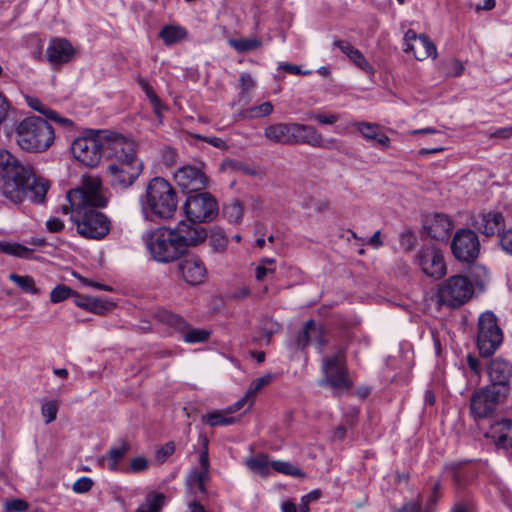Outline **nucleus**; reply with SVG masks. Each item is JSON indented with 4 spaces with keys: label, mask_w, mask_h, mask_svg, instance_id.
<instances>
[{
    "label": "nucleus",
    "mask_w": 512,
    "mask_h": 512,
    "mask_svg": "<svg viewBox=\"0 0 512 512\" xmlns=\"http://www.w3.org/2000/svg\"><path fill=\"white\" fill-rule=\"evenodd\" d=\"M48 189V181L36 176L30 163L0 149V192L5 198L13 203H21L25 198L43 203Z\"/></svg>",
    "instance_id": "nucleus-2"
},
{
    "label": "nucleus",
    "mask_w": 512,
    "mask_h": 512,
    "mask_svg": "<svg viewBox=\"0 0 512 512\" xmlns=\"http://www.w3.org/2000/svg\"><path fill=\"white\" fill-rule=\"evenodd\" d=\"M229 45L237 52L243 53L257 49L261 46V40L258 38L230 39Z\"/></svg>",
    "instance_id": "nucleus-36"
},
{
    "label": "nucleus",
    "mask_w": 512,
    "mask_h": 512,
    "mask_svg": "<svg viewBox=\"0 0 512 512\" xmlns=\"http://www.w3.org/2000/svg\"><path fill=\"white\" fill-rule=\"evenodd\" d=\"M292 136L293 145L306 144L311 147L328 149L336 147L335 144L337 143L335 139L325 141L323 135L319 133L315 127L300 123H294V132Z\"/></svg>",
    "instance_id": "nucleus-20"
},
{
    "label": "nucleus",
    "mask_w": 512,
    "mask_h": 512,
    "mask_svg": "<svg viewBox=\"0 0 512 512\" xmlns=\"http://www.w3.org/2000/svg\"><path fill=\"white\" fill-rule=\"evenodd\" d=\"M112 306L113 304L111 302L90 297V305L88 306V310L97 314H102L105 311L111 309Z\"/></svg>",
    "instance_id": "nucleus-51"
},
{
    "label": "nucleus",
    "mask_w": 512,
    "mask_h": 512,
    "mask_svg": "<svg viewBox=\"0 0 512 512\" xmlns=\"http://www.w3.org/2000/svg\"><path fill=\"white\" fill-rule=\"evenodd\" d=\"M28 508V504L20 499H14L6 504V510L8 512H24Z\"/></svg>",
    "instance_id": "nucleus-58"
},
{
    "label": "nucleus",
    "mask_w": 512,
    "mask_h": 512,
    "mask_svg": "<svg viewBox=\"0 0 512 512\" xmlns=\"http://www.w3.org/2000/svg\"><path fill=\"white\" fill-rule=\"evenodd\" d=\"M451 251L460 262H474L480 252V242L477 234L471 229L457 230L451 241Z\"/></svg>",
    "instance_id": "nucleus-11"
},
{
    "label": "nucleus",
    "mask_w": 512,
    "mask_h": 512,
    "mask_svg": "<svg viewBox=\"0 0 512 512\" xmlns=\"http://www.w3.org/2000/svg\"><path fill=\"white\" fill-rule=\"evenodd\" d=\"M421 508L422 505L420 501H409L401 508L395 510V512H421Z\"/></svg>",
    "instance_id": "nucleus-62"
},
{
    "label": "nucleus",
    "mask_w": 512,
    "mask_h": 512,
    "mask_svg": "<svg viewBox=\"0 0 512 512\" xmlns=\"http://www.w3.org/2000/svg\"><path fill=\"white\" fill-rule=\"evenodd\" d=\"M226 414V411H213L204 416L202 420L211 427L226 426L236 422V417H228Z\"/></svg>",
    "instance_id": "nucleus-34"
},
{
    "label": "nucleus",
    "mask_w": 512,
    "mask_h": 512,
    "mask_svg": "<svg viewBox=\"0 0 512 512\" xmlns=\"http://www.w3.org/2000/svg\"><path fill=\"white\" fill-rule=\"evenodd\" d=\"M400 245L401 247L409 252L416 245V236L411 230H406L400 234Z\"/></svg>",
    "instance_id": "nucleus-50"
},
{
    "label": "nucleus",
    "mask_w": 512,
    "mask_h": 512,
    "mask_svg": "<svg viewBox=\"0 0 512 512\" xmlns=\"http://www.w3.org/2000/svg\"><path fill=\"white\" fill-rule=\"evenodd\" d=\"M143 169L140 160L129 162H113L107 167L110 185L116 190H125L139 177Z\"/></svg>",
    "instance_id": "nucleus-14"
},
{
    "label": "nucleus",
    "mask_w": 512,
    "mask_h": 512,
    "mask_svg": "<svg viewBox=\"0 0 512 512\" xmlns=\"http://www.w3.org/2000/svg\"><path fill=\"white\" fill-rule=\"evenodd\" d=\"M506 397L502 388L486 386L475 391L470 399V410L475 418H486L497 408L500 400Z\"/></svg>",
    "instance_id": "nucleus-12"
},
{
    "label": "nucleus",
    "mask_w": 512,
    "mask_h": 512,
    "mask_svg": "<svg viewBox=\"0 0 512 512\" xmlns=\"http://www.w3.org/2000/svg\"><path fill=\"white\" fill-rule=\"evenodd\" d=\"M322 371L324 379L321 385H327L336 390H349L353 385L349 378L346 351L343 347H337L332 355L323 357Z\"/></svg>",
    "instance_id": "nucleus-6"
},
{
    "label": "nucleus",
    "mask_w": 512,
    "mask_h": 512,
    "mask_svg": "<svg viewBox=\"0 0 512 512\" xmlns=\"http://www.w3.org/2000/svg\"><path fill=\"white\" fill-rule=\"evenodd\" d=\"M130 449L128 442H122L120 446L111 447L100 459V463L106 465L110 471L119 470V462L125 457Z\"/></svg>",
    "instance_id": "nucleus-28"
},
{
    "label": "nucleus",
    "mask_w": 512,
    "mask_h": 512,
    "mask_svg": "<svg viewBox=\"0 0 512 512\" xmlns=\"http://www.w3.org/2000/svg\"><path fill=\"white\" fill-rule=\"evenodd\" d=\"M502 331L497 318L492 312H485L479 317L477 346L482 356L492 355L502 343Z\"/></svg>",
    "instance_id": "nucleus-10"
},
{
    "label": "nucleus",
    "mask_w": 512,
    "mask_h": 512,
    "mask_svg": "<svg viewBox=\"0 0 512 512\" xmlns=\"http://www.w3.org/2000/svg\"><path fill=\"white\" fill-rule=\"evenodd\" d=\"M186 36L187 33L184 28L173 25L164 26L159 33V37L168 46L180 42L181 40L186 38Z\"/></svg>",
    "instance_id": "nucleus-31"
},
{
    "label": "nucleus",
    "mask_w": 512,
    "mask_h": 512,
    "mask_svg": "<svg viewBox=\"0 0 512 512\" xmlns=\"http://www.w3.org/2000/svg\"><path fill=\"white\" fill-rule=\"evenodd\" d=\"M137 82H138L139 86L141 87V89L143 90V92L148 97V99L150 100V103L153 106L154 112L157 115H160L161 110L163 109V105H162L159 97L154 92L152 86L144 78H141V77H139L137 79Z\"/></svg>",
    "instance_id": "nucleus-35"
},
{
    "label": "nucleus",
    "mask_w": 512,
    "mask_h": 512,
    "mask_svg": "<svg viewBox=\"0 0 512 512\" xmlns=\"http://www.w3.org/2000/svg\"><path fill=\"white\" fill-rule=\"evenodd\" d=\"M73 294L72 289L65 285L56 286L50 293V300L52 303H59L67 299Z\"/></svg>",
    "instance_id": "nucleus-46"
},
{
    "label": "nucleus",
    "mask_w": 512,
    "mask_h": 512,
    "mask_svg": "<svg viewBox=\"0 0 512 512\" xmlns=\"http://www.w3.org/2000/svg\"><path fill=\"white\" fill-rule=\"evenodd\" d=\"M271 467L282 474L290 475L294 477H304L305 474L297 467L292 465L290 462L287 461H273L271 463Z\"/></svg>",
    "instance_id": "nucleus-40"
},
{
    "label": "nucleus",
    "mask_w": 512,
    "mask_h": 512,
    "mask_svg": "<svg viewBox=\"0 0 512 512\" xmlns=\"http://www.w3.org/2000/svg\"><path fill=\"white\" fill-rule=\"evenodd\" d=\"M349 59L360 69H362L365 72L372 73L373 68L372 66L367 62L366 58L360 52L358 49H356L350 56Z\"/></svg>",
    "instance_id": "nucleus-48"
},
{
    "label": "nucleus",
    "mask_w": 512,
    "mask_h": 512,
    "mask_svg": "<svg viewBox=\"0 0 512 512\" xmlns=\"http://www.w3.org/2000/svg\"><path fill=\"white\" fill-rule=\"evenodd\" d=\"M141 208L147 217L171 219L177 211L178 201L174 188L162 177H154L140 198Z\"/></svg>",
    "instance_id": "nucleus-3"
},
{
    "label": "nucleus",
    "mask_w": 512,
    "mask_h": 512,
    "mask_svg": "<svg viewBox=\"0 0 512 512\" xmlns=\"http://www.w3.org/2000/svg\"><path fill=\"white\" fill-rule=\"evenodd\" d=\"M69 198L75 209L70 219L79 235L87 239H103L110 231V221L106 215L94 209L107 204L100 178L84 177L81 187L69 191Z\"/></svg>",
    "instance_id": "nucleus-1"
},
{
    "label": "nucleus",
    "mask_w": 512,
    "mask_h": 512,
    "mask_svg": "<svg viewBox=\"0 0 512 512\" xmlns=\"http://www.w3.org/2000/svg\"><path fill=\"white\" fill-rule=\"evenodd\" d=\"M499 244L506 253L512 255V229L500 234Z\"/></svg>",
    "instance_id": "nucleus-56"
},
{
    "label": "nucleus",
    "mask_w": 512,
    "mask_h": 512,
    "mask_svg": "<svg viewBox=\"0 0 512 512\" xmlns=\"http://www.w3.org/2000/svg\"><path fill=\"white\" fill-rule=\"evenodd\" d=\"M58 403L55 400L45 401L41 405V414L45 419V424H50L57 417Z\"/></svg>",
    "instance_id": "nucleus-43"
},
{
    "label": "nucleus",
    "mask_w": 512,
    "mask_h": 512,
    "mask_svg": "<svg viewBox=\"0 0 512 512\" xmlns=\"http://www.w3.org/2000/svg\"><path fill=\"white\" fill-rule=\"evenodd\" d=\"M247 467L261 476L268 475L270 466L268 458L264 454H259L256 457H251L246 460Z\"/></svg>",
    "instance_id": "nucleus-32"
},
{
    "label": "nucleus",
    "mask_w": 512,
    "mask_h": 512,
    "mask_svg": "<svg viewBox=\"0 0 512 512\" xmlns=\"http://www.w3.org/2000/svg\"><path fill=\"white\" fill-rule=\"evenodd\" d=\"M497 448L504 449L512 455V420H503L491 425L486 434Z\"/></svg>",
    "instance_id": "nucleus-24"
},
{
    "label": "nucleus",
    "mask_w": 512,
    "mask_h": 512,
    "mask_svg": "<svg viewBox=\"0 0 512 512\" xmlns=\"http://www.w3.org/2000/svg\"><path fill=\"white\" fill-rule=\"evenodd\" d=\"M474 294V286L464 275H453L442 282L437 291V297L442 305L459 308L468 302Z\"/></svg>",
    "instance_id": "nucleus-7"
},
{
    "label": "nucleus",
    "mask_w": 512,
    "mask_h": 512,
    "mask_svg": "<svg viewBox=\"0 0 512 512\" xmlns=\"http://www.w3.org/2000/svg\"><path fill=\"white\" fill-rule=\"evenodd\" d=\"M294 122L275 123L264 129V137L275 144L293 145Z\"/></svg>",
    "instance_id": "nucleus-26"
},
{
    "label": "nucleus",
    "mask_w": 512,
    "mask_h": 512,
    "mask_svg": "<svg viewBox=\"0 0 512 512\" xmlns=\"http://www.w3.org/2000/svg\"><path fill=\"white\" fill-rule=\"evenodd\" d=\"M52 113L54 115H49L48 116V119L54 121L56 124L62 126V127H65V128H71L73 127L74 125V122L69 119V118H66V117H63L61 115H59L56 111L52 110Z\"/></svg>",
    "instance_id": "nucleus-60"
},
{
    "label": "nucleus",
    "mask_w": 512,
    "mask_h": 512,
    "mask_svg": "<svg viewBox=\"0 0 512 512\" xmlns=\"http://www.w3.org/2000/svg\"><path fill=\"white\" fill-rule=\"evenodd\" d=\"M275 378L274 374L272 373H267L255 380L252 381V383L250 384L247 392H246V397L248 398H254L255 395L262 389L264 388L265 386H267L268 384H270L272 382V380Z\"/></svg>",
    "instance_id": "nucleus-39"
},
{
    "label": "nucleus",
    "mask_w": 512,
    "mask_h": 512,
    "mask_svg": "<svg viewBox=\"0 0 512 512\" xmlns=\"http://www.w3.org/2000/svg\"><path fill=\"white\" fill-rule=\"evenodd\" d=\"M47 229L52 233H57L63 230L64 223L61 219L57 217H52L46 222Z\"/></svg>",
    "instance_id": "nucleus-61"
},
{
    "label": "nucleus",
    "mask_w": 512,
    "mask_h": 512,
    "mask_svg": "<svg viewBox=\"0 0 512 512\" xmlns=\"http://www.w3.org/2000/svg\"><path fill=\"white\" fill-rule=\"evenodd\" d=\"M261 329L267 339V343H269L271 336L278 330V324L272 319L266 318L262 321Z\"/></svg>",
    "instance_id": "nucleus-54"
},
{
    "label": "nucleus",
    "mask_w": 512,
    "mask_h": 512,
    "mask_svg": "<svg viewBox=\"0 0 512 512\" xmlns=\"http://www.w3.org/2000/svg\"><path fill=\"white\" fill-rule=\"evenodd\" d=\"M9 279L14 282L22 291L30 294H38L39 290L35 286L34 279L31 276H21L15 273L9 275Z\"/></svg>",
    "instance_id": "nucleus-37"
},
{
    "label": "nucleus",
    "mask_w": 512,
    "mask_h": 512,
    "mask_svg": "<svg viewBox=\"0 0 512 512\" xmlns=\"http://www.w3.org/2000/svg\"><path fill=\"white\" fill-rule=\"evenodd\" d=\"M241 93H246L254 87V80L249 73H241L239 77Z\"/></svg>",
    "instance_id": "nucleus-59"
},
{
    "label": "nucleus",
    "mask_w": 512,
    "mask_h": 512,
    "mask_svg": "<svg viewBox=\"0 0 512 512\" xmlns=\"http://www.w3.org/2000/svg\"><path fill=\"white\" fill-rule=\"evenodd\" d=\"M26 102L28 104V106L39 112L40 114L44 115L46 118H48L49 115H54L52 113V109H50L49 107H47L46 105H44L38 98L36 97H33V96H27L26 97Z\"/></svg>",
    "instance_id": "nucleus-47"
},
{
    "label": "nucleus",
    "mask_w": 512,
    "mask_h": 512,
    "mask_svg": "<svg viewBox=\"0 0 512 512\" xmlns=\"http://www.w3.org/2000/svg\"><path fill=\"white\" fill-rule=\"evenodd\" d=\"M177 185L187 195L201 191L207 186V177L198 167L185 165L174 174Z\"/></svg>",
    "instance_id": "nucleus-18"
},
{
    "label": "nucleus",
    "mask_w": 512,
    "mask_h": 512,
    "mask_svg": "<svg viewBox=\"0 0 512 512\" xmlns=\"http://www.w3.org/2000/svg\"><path fill=\"white\" fill-rule=\"evenodd\" d=\"M179 272L182 278L190 285H199L207 276V269L203 260L196 255H189L179 263Z\"/></svg>",
    "instance_id": "nucleus-21"
},
{
    "label": "nucleus",
    "mask_w": 512,
    "mask_h": 512,
    "mask_svg": "<svg viewBox=\"0 0 512 512\" xmlns=\"http://www.w3.org/2000/svg\"><path fill=\"white\" fill-rule=\"evenodd\" d=\"M54 140L53 127L41 117H27L16 127V142L24 151L44 152L52 146Z\"/></svg>",
    "instance_id": "nucleus-4"
},
{
    "label": "nucleus",
    "mask_w": 512,
    "mask_h": 512,
    "mask_svg": "<svg viewBox=\"0 0 512 512\" xmlns=\"http://www.w3.org/2000/svg\"><path fill=\"white\" fill-rule=\"evenodd\" d=\"M201 224L182 220L173 228L184 253L188 248L197 247L206 241L208 232Z\"/></svg>",
    "instance_id": "nucleus-17"
},
{
    "label": "nucleus",
    "mask_w": 512,
    "mask_h": 512,
    "mask_svg": "<svg viewBox=\"0 0 512 512\" xmlns=\"http://www.w3.org/2000/svg\"><path fill=\"white\" fill-rule=\"evenodd\" d=\"M405 52H412L417 60H425L428 57L436 58L437 48L425 34H417L409 29L404 35Z\"/></svg>",
    "instance_id": "nucleus-19"
},
{
    "label": "nucleus",
    "mask_w": 512,
    "mask_h": 512,
    "mask_svg": "<svg viewBox=\"0 0 512 512\" xmlns=\"http://www.w3.org/2000/svg\"><path fill=\"white\" fill-rule=\"evenodd\" d=\"M183 210L190 222L209 223L217 217L219 206L212 194L201 190L187 195Z\"/></svg>",
    "instance_id": "nucleus-9"
},
{
    "label": "nucleus",
    "mask_w": 512,
    "mask_h": 512,
    "mask_svg": "<svg viewBox=\"0 0 512 512\" xmlns=\"http://www.w3.org/2000/svg\"><path fill=\"white\" fill-rule=\"evenodd\" d=\"M164 502L165 496L162 493L149 494L144 503L137 508V512H158Z\"/></svg>",
    "instance_id": "nucleus-33"
},
{
    "label": "nucleus",
    "mask_w": 512,
    "mask_h": 512,
    "mask_svg": "<svg viewBox=\"0 0 512 512\" xmlns=\"http://www.w3.org/2000/svg\"><path fill=\"white\" fill-rule=\"evenodd\" d=\"M311 118L318 121L321 124H326V125H332L338 120V117L334 114H330V115L314 114L311 116Z\"/></svg>",
    "instance_id": "nucleus-64"
},
{
    "label": "nucleus",
    "mask_w": 512,
    "mask_h": 512,
    "mask_svg": "<svg viewBox=\"0 0 512 512\" xmlns=\"http://www.w3.org/2000/svg\"><path fill=\"white\" fill-rule=\"evenodd\" d=\"M224 216L230 223H238L243 216V209L239 202L234 201L223 209Z\"/></svg>",
    "instance_id": "nucleus-42"
},
{
    "label": "nucleus",
    "mask_w": 512,
    "mask_h": 512,
    "mask_svg": "<svg viewBox=\"0 0 512 512\" xmlns=\"http://www.w3.org/2000/svg\"><path fill=\"white\" fill-rule=\"evenodd\" d=\"M104 157L114 162L137 161L135 145L123 136L104 131L103 134Z\"/></svg>",
    "instance_id": "nucleus-13"
},
{
    "label": "nucleus",
    "mask_w": 512,
    "mask_h": 512,
    "mask_svg": "<svg viewBox=\"0 0 512 512\" xmlns=\"http://www.w3.org/2000/svg\"><path fill=\"white\" fill-rule=\"evenodd\" d=\"M321 497V491L320 490H313L310 493L304 495L301 498V503L299 505V511L300 512H308L309 511V504L313 501L318 500Z\"/></svg>",
    "instance_id": "nucleus-53"
},
{
    "label": "nucleus",
    "mask_w": 512,
    "mask_h": 512,
    "mask_svg": "<svg viewBox=\"0 0 512 512\" xmlns=\"http://www.w3.org/2000/svg\"><path fill=\"white\" fill-rule=\"evenodd\" d=\"M314 333H317V326L313 320H309L305 323L303 330L299 333L297 338V345L303 350L309 343L312 342Z\"/></svg>",
    "instance_id": "nucleus-38"
},
{
    "label": "nucleus",
    "mask_w": 512,
    "mask_h": 512,
    "mask_svg": "<svg viewBox=\"0 0 512 512\" xmlns=\"http://www.w3.org/2000/svg\"><path fill=\"white\" fill-rule=\"evenodd\" d=\"M175 451V444L174 442L170 441L167 442L165 445H163L160 449L156 452V458L158 461L163 463L169 456H171Z\"/></svg>",
    "instance_id": "nucleus-55"
},
{
    "label": "nucleus",
    "mask_w": 512,
    "mask_h": 512,
    "mask_svg": "<svg viewBox=\"0 0 512 512\" xmlns=\"http://www.w3.org/2000/svg\"><path fill=\"white\" fill-rule=\"evenodd\" d=\"M157 319L159 322L181 331L183 339L187 343L205 342L210 336V332L205 329H189V325L182 317L167 310L158 311Z\"/></svg>",
    "instance_id": "nucleus-16"
},
{
    "label": "nucleus",
    "mask_w": 512,
    "mask_h": 512,
    "mask_svg": "<svg viewBox=\"0 0 512 512\" xmlns=\"http://www.w3.org/2000/svg\"><path fill=\"white\" fill-rule=\"evenodd\" d=\"M93 486V481L89 477H82L74 482L73 490L76 493H85L88 492Z\"/></svg>",
    "instance_id": "nucleus-57"
},
{
    "label": "nucleus",
    "mask_w": 512,
    "mask_h": 512,
    "mask_svg": "<svg viewBox=\"0 0 512 512\" xmlns=\"http://www.w3.org/2000/svg\"><path fill=\"white\" fill-rule=\"evenodd\" d=\"M205 142L220 150H227L229 147L223 139L216 136H206Z\"/></svg>",
    "instance_id": "nucleus-63"
},
{
    "label": "nucleus",
    "mask_w": 512,
    "mask_h": 512,
    "mask_svg": "<svg viewBox=\"0 0 512 512\" xmlns=\"http://www.w3.org/2000/svg\"><path fill=\"white\" fill-rule=\"evenodd\" d=\"M358 131L364 138L375 141L377 145L383 148H387L390 145L389 137L376 124L360 123L358 124Z\"/></svg>",
    "instance_id": "nucleus-29"
},
{
    "label": "nucleus",
    "mask_w": 512,
    "mask_h": 512,
    "mask_svg": "<svg viewBox=\"0 0 512 512\" xmlns=\"http://www.w3.org/2000/svg\"><path fill=\"white\" fill-rule=\"evenodd\" d=\"M103 134L100 130H87L74 140L71 152L75 159L88 167H95L104 157Z\"/></svg>",
    "instance_id": "nucleus-8"
},
{
    "label": "nucleus",
    "mask_w": 512,
    "mask_h": 512,
    "mask_svg": "<svg viewBox=\"0 0 512 512\" xmlns=\"http://www.w3.org/2000/svg\"><path fill=\"white\" fill-rule=\"evenodd\" d=\"M74 55V49L66 39H54L46 50V56L52 64H63L69 62Z\"/></svg>",
    "instance_id": "nucleus-25"
},
{
    "label": "nucleus",
    "mask_w": 512,
    "mask_h": 512,
    "mask_svg": "<svg viewBox=\"0 0 512 512\" xmlns=\"http://www.w3.org/2000/svg\"><path fill=\"white\" fill-rule=\"evenodd\" d=\"M453 228L450 217L443 213H436L430 223L425 226L429 237L435 240H445Z\"/></svg>",
    "instance_id": "nucleus-27"
},
{
    "label": "nucleus",
    "mask_w": 512,
    "mask_h": 512,
    "mask_svg": "<svg viewBox=\"0 0 512 512\" xmlns=\"http://www.w3.org/2000/svg\"><path fill=\"white\" fill-rule=\"evenodd\" d=\"M415 262L425 275L433 279H440L447 272L441 251L432 245L422 247L415 255Z\"/></svg>",
    "instance_id": "nucleus-15"
},
{
    "label": "nucleus",
    "mask_w": 512,
    "mask_h": 512,
    "mask_svg": "<svg viewBox=\"0 0 512 512\" xmlns=\"http://www.w3.org/2000/svg\"><path fill=\"white\" fill-rule=\"evenodd\" d=\"M209 471L195 470L189 475L188 482L191 487L197 488L201 493L206 492L205 481L208 479Z\"/></svg>",
    "instance_id": "nucleus-41"
},
{
    "label": "nucleus",
    "mask_w": 512,
    "mask_h": 512,
    "mask_svg": "<svg viewBox=\"0 0 512 512\" xmlns=\"http://www.w3.org/2000/svg\"><path fill=\"white\" fill-rule=\"evenodd\" d=\"M0 253L23 259H31L33 250L19 243L0 241Z\"/></svg>",
    "instance_id": "nucleus-30"
},
{
    "label": "nucleus",
    "mask_w": 512,
    "mask_h": 512,
    "mask_svg": "<svg viewBox=\"0 0 512 512\" xmlns=\"http://www.w3.org/2000/svg\"><path fill=\"white\" fill-rule=\"evenodd\" d=\"M152 258L159 263L178 260L184 251L173 228L160 227L154 230L147 243Z\"/></svg>",
    "instance_id": "nucleus-5"
},
{
    "label": "nucleus",
    "mask_w": 512,
    "mask_h": 512,
    "mask_svg": "<svg viewBox=\"0 0 512 512\" xmlns=\"http://www.w3.org/2000/svg\"><path fill=\"white\" fill-rule=\"evenodd\" d=\"M487 372L491 381L490 387L502 388L505 391V395H507V386L512 377L511 363L502 358L494 359L490 362Z\"/></svg>",
    "instance_id": "nucleus-22"
},
{
    "label": "nucleus",
    "mask_w": 512,
    "mask_h": 512,
    "mask_svg": "<svg viewBox=\"0 0 512 512\" xmlns=\"http://www.w3.org/2000/svg\"><path fill=\"white\" fill-rule=\"evenodd\" d=\"M226 165L234 170V171H238V172H241L242 174L244 175H248V176H254L257 174V171L255 168L249 166V165H246L245 163L241 162V161H238V160H229Z\"/></svg>",
    "instance_id": "nucleus-49"
},
{
    "label": "nucleus",
    "mask_w": 512,
    "mask_h": 512,
    "mask_svg": "<svg viewBox=\"0 0 512 512\" xmlns=\"http://www.w3.org/2000/svg\"><path fill=\"white\" fill-rule=\"evenodd\" d=\"M472 224L483 235L493 236L504 227L505 220L501 212L489 211L476 215Z\"/></svg>",
    "instance_id": "nucleus-23"
},
{
    "label": "nucleus",
    "mask_w": 512,
    "mask_h": 512,
    "mask_svg": "<svg viewBox=\"0 0 512 512\" xmlns=\"http://www.w3.org/2000/svg\"><path fill=\"white\" fill-rule=\"evenodd\" d=\"M209 244L215 252H223L228 244V240L221 230L211 233Z\"/></svg>",
    "instance_id": "nucleus-45"
},
{
    "label": "nucleus",
    "mask_w": 512,
    "mask_h": 512,
    "mask_svg": "<svg viewBox=\"0 0 512 512\" xmlns=\"http://www.w3.org/2000/svg\"><path fill=\"white\" fill-rule=\"evenodd\" d=\"M149 467L148 460L143 456L135 457L131 460L130 466L127 469L131 473H139L147 470Z\"/></svg>",
    "instance_id": "nucleus-52"
},
{
    "label": "nucleus",
    "mask_w": 512,
    "mask_h": 512,
    "mask_svg": "<svg viewBox=\"0 0 512 512\" xmlns=\"http://www.w3.org/2000/svg\"><path fill=\"white\" fill-rule=\"evenodd\" d=\"M273 112V105L271 102H263L260 105L253 106L246 111L249 118L266 117Z\"/></svg>",
    "instance_id": "nucleus-44"
}]
</instances>
